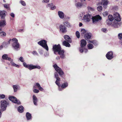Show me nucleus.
<instances>
[{
	"label": "nucleus",
	"mask_w": 122,
	"mask_h": 122,
	"mask_svg": "<svg viewBox=\"0 0 122 122\" xmlns=\"http://www.w3.org/2000/svg\"><path fill=\"white\" fill-rule=\"evenodd\" d=\"M53 50L54 53L55 54L56 52H58V54L60 55V57L62 59L65 58V55L64 50H61L60 45H55L53 46Z\"/></svg>",
	"instance_id": "1"
},
{
	"label": "nucleus",
	"mask_w": 122,
	"mask_h": 122,
	"mask_svg": "<svg viewBox=\"0 0 122 122\" xmlns=\"http://www.w3.org/2000/svg\"><path fill=\"white\" fill-rule=\"evenodd\" d=\"M114 16L115 20H114V22L113 24V25L115 27H117L118 25H119L118 21H120L121 20L120 15L118 13H115L114 14Z\"/></svg>",
	"instance_id": "2"
},
{
	"label": "nucleus",
	"mask_w": 122,
	"mask_h": 122,
	"mask_svg": "<svg viewBox=\"0 0 122 122\" xmlns=\"http://www.w3.org/2000/svg\"><path fill=\"white\" fill-rule=\"evenodd\" d=\"M107 0H102L101 3H99L97 5H99V6L97 7V9L98 11H101L102 10V7L101 5H102L104 8H107L108 4Z\"/></svg>",
	"instance_id": "3"
},
{
	"label": "nucleus",
	"mask_w": 122,
	"mask_h": 122,
	"mask_svg": "<svg viewBox=\"0 0 122 122\" xmlns=\"http://www.w3.org/2000/svg\"><path fill=\"white\" fill-rule=\"evenodd\" d=\"M11 41L13 42L12 46L14 49L17 51L20 48V45L18 42L17 39L16 38H14L11 40Z\"/></svg>",
	"instance_id": "4"
},
{
	"label": "nucleus",
	"mask_w": 122,
	"mask_h": 122,
	"mask_svg": "<svg viewBox=\"0 0 122 122\" xmlns=\"http://www.w3.org/2000/svg\"><path fill=\"white\" fill-rule=\"evenodd\" d=\"M0 103L1 105V111L2 112L5 110L8 104V102L5 100H2L1 101Z\"/></svg>",
	"instance_id": "5"
},
{
	"label": "nucleus",
	"mask_w": 122,
	"mask_h": 122,
	"mask_svg": "<svg viewBox=\"0 0 122 122\" xmlns=\"http://www.w3.org/2000/svg\"><path fill=\"white\" fill-rule=\"evenodd\" d=\"M38 44L42 46L47 51L48 50V48L47 44V41L45 40H42L38 42Z\"/></svg>",
	"instance_id": "6"
},
{
	"label": "nucleus",
	"mask_w": 122,
	"mask_h": 122,
	"mask_svg": "<svg viewBox=\"0 0 122 122\" xmlns=\"http://www.w3.org/2000/svg\"><path fill=\"white\" fill-rule=\"evenodd\" d=\"M92 20L93 23L94 24L97 23L99 20L102 19V17L99 15H97L94 16L92 17Z\"/></svg>",
	"instance_id": "7"
},
{
	"label": "nucleus",
	"mask_w": 122,
	"mask_h": 122,
	"mask_svg": "<svg viewBox=\"0 0 122 122\" xmlns=\"http://www.w3.org/2000/svg\"><path fill=\"white\" fill-rule=\"evenodd\" d=\"M92 20L93 23L94 24L97 23L99 20L102 19V17L99 15H97L94 16L92 17Z\"/></svg>",
	"instance_id": "8"
},
{
	"label": "nucleus",
	"mask_w": 122,
	"mask_h": 122,
	"mask_svg": "<svg viewBox=\"0 0 122 122\" xmlns=\"http://www.w3.org/2000/svg\"><path fill=\"white\" fill-rule=\"evenodd\" d=\"M81 47L80 48L79 51L80 52L82 53L83 51V48L86 46V41L85 40L82 39L81 41Z\"/></svg>",
	"instance_id": "9"
},
{
	"label": "nucleus",
	"mask_w": 122,
	"mask_h": 122,
	"mask_svg": "<svg viewBox=\"0 0 122 122\" xmlns=\"http://www.w3.org/2000/svg\"><path fill=\"white\" fill-rule=\"evenodd\" d=\"M53 66L55 70L59 74L60 76H61L63 74V71L56 64L54 65Z\"/></svg>",
	"instance_id": "10"
},
{
	"label": "nucleus",
	"mask_w": 122,
	"mask_h": 122,
	"mask_svg": "<svg viewBox=\"0 0 122 122\" xmlns=\"http://www.w3.org/2000/svg\"><path fill=\"white\" fill-rule=\"evenodd\" d=\"M9 99L13 103H17L18 104H20L21 103L20 101L17 100L16 98L12 96L9 97Z\"/></svg>",
	"instance_id": "11"
},
{
	"label": "nucleus",
	"mask_w": 122,
	"mask_h": 122,
	"mask_svg": "<svg viewBox=\"0 0 122 122\" xmlns=\"http://www.w3.org/2000/svg\"><path fill=\"white\" fill-rule=\"evenodd\" d=\"M91 17V15L88 14L84 16L83 19L85 22H89L90 20Z\"/></svg>",
	"instance_id": "12"
},
{
	"label": "nucleus",
	"mask_w": 122,
	"mask_h": 122,
	"mask_svg": "<svg viewBox=\"0 0 122 122\" xmlns=\"http://www.w3.org/2000/svg\"><path fill=\"white\" fill-rule=\"evenodd\" d=\"M112 52L111 51L108 52L106 55L107 58L109 60H111L113 57Z\"/></svg>",
	"instance_id": "13"
},
{
	"label": "nucleus",
	"mask_w": 122,
	"mask_h": 122,
	"mask_svg": "<svg viewBox=\"0 0 122 122\" xmlns=\"http://www.w3.org/2000/svg\"><path fill=\"white\" fill-rule=\"evenodd\" d=\"M55 77L56 78V83L57 84L58 86L60 85V83L59 82L60 80V78L58 77V75L57 72H56L55 73Z\"/></svg>",
	"instance_id": "14"
},
{
	"label": "nucleus",
	"mask_w": 122,
	"mask_h": 122,
	"mask_svg": "<svg viewBox=\"0 0 122 122\" xmlns=\"http://www.w3.org/2000/svg\"><path fill=\"white\" fill-rule=\"evenodd\" d=\"M59 29L60 31L62 33H65L67 31L66 27L63 25H60Z\"/></svg>",
	"instance_id": "15"
},
{
	"label": "nucleus",
	"mask_w": 122,
	"mask_h": 122,
	"mask_svg": "<svg viewBox=\"0 0 122 122\" xmlns=\"http://www.w3.org/2000/svg\"><path fill=\"white\" fill-rule=\"evenodd\" d=\"M8 59H9V61H10V63L11 66L18 68L20 67L19 65L16 64L13 61V59H11V58H9Z\"/></svg>",
	"instance_id": "16"
},
{
	"label": "nucleus",
	"mask_w": 122,
	"mask_h": 122,
	"mask_svg": "<svg viewBox=\"0 0 122 122\" xmlns=\"http://www.w3.org/2000/svg\"><path fill=\"white\" fill-rule=\"evenodd\" d=\"M6 22L5 19H1V20L0 21V26L3 27L6 25Z\"/></svg>",
	"instance_id": "17"
},
{
	"label": "nucleus",
	"mask_w": 122,
	"mask_h": 122,
	"mask_svg": "<svg viewBox=\"0 0 122 122\" xmlns=\"http://www.w3.org/2000/svg\"><path fill=\"white\" fill-rule=\"evenodd\" d=\"M58 15L59 17L61 19H63L64 18L65 14L63 12L60 11H58Z\"/></svg>",
	"instance_id": "18"
},
{
	"label": "nucleus",
	"mask_w": 122,
	"mask_h": 122,
	"mask_svg": "<svg viewBox=\"0 0 122 122\" xmlns=\"http://www.w3.org/2000/svg\"><path fill=\"white\" fill-rule=\"evenodd\" d=\"M6 12L4 10H0V15L1 17V19H5V17L6 16Z\"/></svg>",
	"instance_id": "19"
},
{
	"label": "nucleus",
	"mask_w": 122,
	"mask_h": 122,
	"mask_svg": "<svg viewBox=\"0 0 122 122\" xmlns=\"http://www.w3.org/2000/svg\"><path fill=\"white\" fill-rule=\"evenodd\" d=\"M46 6L47 7L50 8L52 10H54L56 8V6L53 5L52 3L47 4Z\"/></svg>",
	"instance_id": "20"
},
{
	"label": "nucleus",
	"mask_w": 122,
	"mask_h": 122,
	"mask_svg": "<svg viewBox=\"0 0 122 122\" xmlns=\"http://www.w3.org/2000/svg\"><path fill=\"white\" fill-rule=\"evenodd\" d=\"M92 36L91 34L90 33H87L84 36V37L86 40L88 39H90Z\"/></svg>",
	"instance_id": "21"
},
{
	"label": "nucleus",
	"mask_w": 122,
	"mask_h": 122,
	"mask_svg": "<svg viewBox=\"0 0 122 122\" xmlns=\"http://www.w3.org/2000/svg\"><path fill=\"white\" fill-rule=\"evenodd\" d=\"M33 98L34 104L36 106L37 105L38 99L37 97L35 95H34L33 96Z\"/></svg>",
	"instance_id": "22"
},
{
	"label": "nucleus",
	"mask_w": 122,
	"mask_h": 122,
	"mask_svg": "<svg viewBox=\"0 0 122 122\" xmlns=\"http://www.w3.org/2000/svg\"><path fill=\"white\" fill-rule=\"evenodd\" d=\"M14 92H16L17 91L18 89L20 88V86L18 85H13L12 86Z\"/></svg>",
	"instance_id": "23"
},
{
	"label": "nucleus",
	"mask_w": 122,
	"mask_h": 122,
	"mask_svg": "<svg viewBox=\"0 0 122 122\" xmlns=\"http://www.w3.org/2000/svg\"><path fill=\"white\" fill-rule=\"evenodd\" d=\"M65 39L68 42L71 43V40L69 36L67 35H65L64 36Z\"/></svg>",
	"instance_id": "24"
},
{
	"label": "nucleus",
	"mask_w": 122,
	"mask_h": 122,
	"mask_svg": "<svg viewBox=\"0 0 122 122\" xmlns=\"http://www.w3.org/2000/svg\"><path fill=\"white\" fill-rule=\"evenodd\" d=\"M23 65L24 67L31 70V64H27L25 62H24L23 63Z\"/></svg>",
	"instance_id": "25"
},
{
	"label": "nucleus",
	"mask_w": 122,
	"mask_h": 122,
	"mask_svg": "<svg viewBox=\"0 0 122 122\" xmlns=\"http://www.w3.org/2000/svg\"><path fill=\"white\" fill-rule=\"evenodd\" d=\"M24 108V107L22 106H20L18 107V111L22 113L23 112Z\"/></svg>",
	"instance_id": "26"
},
{
	"label": "nucleus",
	"mask_w": 122,
	"mask_h": 122,
	"mask_svg": "<svg viewBox=\"0 0 122 122\" xmlns=\"http://www.w3.org/2000/svg\"><path fill=\"white\" fill-rule=\"evenodd\" d=\"M87 33V31L84 29H81V35L83 36H84Z\"/></svg>",
	"instance_id": "27"
},
{
	"label": "nucleus",
	"mask_w": 122,
	"mask_h": 122,
	"mask_svg": "<svg viewBox=\"0 0 122 122\" xmlns=\"http://www.w3.org/2000/svg\"><path fill=\"white\" fill-rule=\"evenodd\" d=\"M69 42H67L66 41H64L63 43V45L64 46H65L66 47H69L70 46V44L68 43Z\"/></svg>",
	"instance_id": "28"
},
{
	"label": "nucleus",
	"mask_w": 122,
	"mask_h": 122,
	"mask_svg": "<svg viewBox=\"0 0 122 122\" xmlns=\"http://www.w3.org/2000/svg\"><path fill=\"white\" fill-rule=\"evenodd\" d=\"M11 39H10L7 42H5L3 43V45L5 47H6L10 43V41H11Z\"/></svg>",
	"instance_id": "29"
},
{
	"label": "nucleus",
	"mask_w": 122,
	"mask_h": 122,
	"mask_svg": "<svg viewBox=\"0 0 122 122\" xmlns=\"http://www.w3.org/2000/svg\"><path fill=\"white\" fill-rule=\"evenodd\" d=\"M41 68V67L39 66H34L31 64V70L36 68L40 69Z\"/></svg>",
	"instance_id": "30"
},
{
	"label": "nucleus",
	"mask_w": 122,
	"mask_h": 122,
	"mask_svg": "<svg viewBox=\"0 0 122 122\" xmlns=\"http://www.w3.org/2000/svg\"><path fill=\"white\" fill-rule=\"evenodd\" d=\"M2 58L4 60H8L9 61L8 59L9 58H10L8 57V55L7 54H4L2 56Z\"/></svg>",
	"instance_id": "31"
},
{
	"label": "nucleus",
	"mask_w": 122,
	"mask_h": 122,
	"mask_svg": "<svg viewBox=\"0 0 122 122\" xmlns=\"http://www.w3.org/2000/svg\"><path fill=\"white\" fill-rule=\"evenodd\" d=\"M108 19H109L111 20L113 22V24L114 22V21H113V20L114 19V18L113 17V16L112 15H109L108 16Z\"/></svg>",
	"instance_id": "32"
},
{
	"label": "nucleus",
	"mask_w": 122,
	"mask_h": 122,
	"mask_svg": "<svg viewBox=\"0 0 122 122\" xmlns=\"http://www.w3.org/2000/svg\"><path fill=\"white\" fill-rule=\"evenodd\" d=\"M26 117L28 120L30 119L31 117V114L29 112H27L26 114Z\"/></svg>",
	"instance_id": "33"
},
{
	"label": "nucleus",
	"mask_w": 122,
	"mask_h": 122,
	"mask_svg": "<svg viewBox=\"0 0 122 122\" xmlns=\"http://www.w3.org/2000/svg\"><path fill=\"white\" fill-rule=\"evenodd\" d=\"M68 84L66 82H65L61 86V87L62 88H65L68 86Z\"/></svg>",
	"instance_id": "34"
},
{
	"label": "nucleus",
	"mask_w": 122,
	"mask_h": 122,
	"mask_svg": "<svg viewBox=\"0 0 122 122\" xmlns=\"http://www.w3.org/2000/svg\"><path fill=\"white\" fill-rule=\"evenodd\" d=\"M75 5L77 7L79 8L81 7L82 5L81 3L77 2L76 3Z\"/></svg>",
	"instance_id": "35"
},
{
	"label": "nucleus",
	"mask_w": 122,
	"mask_h": 122,
	"mask_svg": "<svg viewBox=\"0 0 122 122\" xmlns=\"http://www.w3.org/2000/svg\"><path fill=\"white\" fill-rule=\"evenodd\" d=\"M89 43H92L93 44L95 45H97V41H88Z\"/></svg>",
	"instance_id": "36"
},
{
	"label": "nucleus",
	"mask_w": 122,
	"mask_h": 122,
	"mask_svg": "<svg viewBox=\"0 0 122 122\" xmlns=\"http://www.w3.org/2000/svg\"><path fill=\"white\" fill-rule=\"evenodd\" d=\"M106 22L107 24L108 25H110L112 24H113V22L111 20H109L108 19H107L106 21Z\"/></svg>",
	"instance_id": "37"
},
{
	"label": "nucleus",
	"mask_w": 122,
	"mask_h": 122,
	"mask_svg": "<svg viewBox=\"0 0 122 122\" xmlns=\"http://www.w3.org/2000/svg\"><path fill=\"white\" fill-rule=\"evenodd\" d=\"M87 47L88 49H92L93 47V45L90 43L88 44Z\"/></svg>",
	"instance_id": "38"
},
{
	"label": "nucleus",
	"mask_w": 122,
	"mask_h": 122,
	"mask_svg": "<svg viewBox=\"0 0 122 122\" xmlns=\"http://www.w3.org/2000/svg\"><path fill=\"white\" fill-rule=\"evenodd\" d=\"M6 34L5 32L2 31L0 33V36L2 37H5L6 36Z\"/></svg>",
	"instance_id": "39"
},
{
	"label": "nucleus",
	"mask_w": 122,
	"mask_h": 122,
	"mask_svg": "<svg viewBox=\"0 0 122 122\" xmlns=\"http://www.w3.org/2000/svg\"><path fill=\"white\" fill-rule=\"evenodd\" d=\"M19 2L22 5L24 6H25L26 5V3L25 1L23 0H20L19 1Z\"/></svg>",
	"instance_id": "40"
},
{
	"label": "nucleus",
	"mask_w": 122,
	"mask_h": 122,
	"mask_svg": "<svg viewBox=\"0 0 122 122\" xmlns=\"http://www.w3.org/2000/svg\"><path fill=\"white\" fill-rule=\"evenodd\" d=\"M64 25L68 27H69L71 26V25L68 22H66L64 23Z\"/></svg>",
	"instance_id": "41"
},
{
	"label": "nucleus",
	"mask_w": 122,
	"mask_h": 122,
	"mask_svg": "<svg viewBox=\"0 0 122 122\" xmlns=\"http://www.w3.org/2000/svg\"><path fill=\"white\" fill-rule=\"evenodd\" d=\"M87 9L89 11H93L94 10V9L93 8L90 6H88L87 7Z\"/></svg>",
	"instance_id": "42"
},
{
	"label": "nucleus",
	"mask_w": 122,
	"mask_h": 122,
	"mask_svg": "<svg viewBox=\"0 0 122 122\" xmlns=\"http://www.w3.org/2000/svg\"><path fill=\"white\" fill-rule=\"evenodd\" d=\"M76 35L78 38H79L80 37V34L79 32L78 31H77L76 32Z\"/></svg>",
	"instance_id": "43"
},
{
	"label": "nucleus",
	"mask_w": 122,
	"mask_h": 122,
	"mask_svg": "<svg viewBox=\"0 0 122 122\" xmlns=\"http://www.w3.org/2000/svg\"><path fill=\"white\" fill-rule=\"evenodd\" d=\"M118 37L119 39H121L122 38V33L119 34L118 35Z\"/></svg>",
	"instance_id": "44"
},
{
	"label": "nucleus",
	"mask_w": 122,
	"mask_h": 122,
	"mask_svg": "<svg viewBox=\"0 0 122 122\" xmlns=\"http://www.w3.org/2000/svg\"><path fill=\"white\" fill-rule=\"evenodd\" d=\"M4 7L5 8L8 9H9V5H7L6 4H4Z\"/></svg>",
	"instance_id": "45"
},
{
	"label": "nucleus",
	"mask_w": 122,
	"mask_h": 122,
	"mask_svg": "<svg viewBox=\"0 0 122 122\" xmlns=\"http://www.w3.org/2000/svg\"><path fill=\"white\" fill-rule=\"evenodd\" d=\"M19 60L21 61L22 62H24V59L22 57H20Z\"/></svg>",
	"instance_id": "46"
},
{
	"label": "nucleus",
	"mask_w": 122,
	"mask_h": 122,
	"mask_svg": "<svg viewBox=\"0 0 122 122\" xmlns=\"http://www.w3.org/2000/svg\"><path fill=\"white\" fill-rule=\"evenodd\" d=\"M35 86L37 87L38 88L41 86L38 83H36L35 85Z\"/></svg>",
	"instance_id": "47"
},
{
	"label": "nucleus",
	"mask_w": 122,
	"mask_h": 122,
	"mask_svg": "<svg viewBox=\"0 0 122 122\" xmlns=\"http://www.w3.org/2000/svg\"><path fill=\"white\" fill-rule=\"evenodd\" d=\"M101 30L103 32L105 33L106 32L107 29L105 28H103L101 29Z\"/></svg>",
	"instance_id": "48"
},
{
	"label": "nucleus",
	"mask_w": 122,
	"mask_h": 122,
	"mask_svg": "<svg viewBox=\"0 0 122 122\" xmlns=\"http://www.w3.org/2000/svg\"><path fill=\"white\" fill-rule=\"evenodd\" d=\"M5 95L4 94H0V98L3 99L5 98Z\"/></svg>",
	"instance_id": "49"
},
{
	"label": "nucleus",
	"mask_w": 122,
	"mask_h": 122,
	"mask_svg": "<svg viewBox=\"0 0 122 122\" xmlns=\"http://www.w3.org/2000/svg\"><path fill=\"white\" fill-rule=\"evenodd\" d=\"M33 91L35 93H38L39 92V91L38 90L36 89H34Z\"/></svg>",
	"instance_id": "50"
},
{
	"label": "nucleus",
	"mask_w": 122,
	"mask_h": 122,
	"mask_svg": "<svg viewBox=\"0 0 122 122\" xmlns=\"http://www.w3.org/2000/svg\"><path fill=\"white\" fill-rule=\"evenodd\" d=\"M32 54L34 55H38V53L36 51H33L32 52Z\"/></svg>",
	"instance_id": "51"
},
{
	"label": "nucleus",
	"mask_w": 122,
	"mask_h": 122,
	"mask_svg": "<svg viewBox=\"0 0 122 122\" xmlns=\"http://www.w3.org/2000/svg\"><path fill=\"white\" fill-rule=\"evenodd\" d=\"M103 14L104 16H105L108 15V13L107 12H105L103 13Z\"/></svg>",
	"instance_id": "52"
},
{
	"label": "nucleus",
	"mask_w": 122,
	"mask_h": 122,
	"mask_svg": "<svg viewBox=\"0 0 122 122\" xmlns=\"http://www.w3.org/2000/svg\"><path fill=\"white\" fill-rule=\"evenodd\" d=\"M49 0H43L42 1V2L43 3H47L49 2Z\"/></svg>",
	"instance_id": "53"
},
{
	"label": "nucleus",
	"mask_w": 122,
	"mask_h": 122,
	"mask_svg": "<svg viewBox=\"0 0 122 122\" xmlns=\"http://www.w3.org/2000/svg\"><path fill=\"white\" fill-rule=\"evenodd\" d=\"M10 15L13 18H14L15 16L14 14L13 13H10Z\"/></svg>",
	"instance_id": "54"
},
{
	"label": "nucleus",
	"mask_w": 122,
	"mask_h": 122,
	"mask_svg": "<svg viewBox=\"0 0 122 122\" xmlns=\"http://www.w3.org/2000/svg\"><path fill=\"white\" fill-rule=\"evenodd\" d=\"M38 89L40 91H42L44 90L43 89L41 86L39 87Z\"/></svg>",
	"instance_id": "55"
},
{
	"label": "nucleus",
	"mask_w": 122,
	"mask_h": 122,
	"mask_svg": "<svg viewBox=\"0 0 122 122\" xmlns=\"http://www.w3.org/2000/svg\"><path fill=\"white\" fill-rule=\"evenodd\" d=\"M83 52L84 51L85 53H86L87 51V49L85 48H83Z\"/></svg>",
	"instance_id": "56"
},
{
	"label": "nucleus",
	"mask_w": 122,
	"mask_h": 122,
	"mask_svg": "<svg viewBox=\"0 0 122 122\" xmlns=\"http://www.w3.org/2000/svg\"><path fill=\"white\" fill-rule=\"evenodd\" d=\"M58 86H59V91H61L63 89V88H61V87H60V85Z\"/></svg>",
	"instance_id": "57"
},
{
	"label": "nucleus",
	"mask_w": 122,
	"mask_h": 122,
	"mask_svg": "<svg viewBox=\"0 0 122 122\" xmlns=\"http://www.w3.org/2000/svg\"><path fill=\"white\" fill-rule=\"evenodd\" d=\"M79 26L80 27L82 26V24L81 23H80L79 24Z\"/></svg>",
	"instance_id": "58"
},
{
	"label": "nucleus",
	"mask_w": 122,
	"mask_h": 122,
	"mask_svg": "<svg viewBox=\"0 0 122 122\" xmlns=\"http://www.w3.org/2000/svg\"><path fill=\"white\" fill-rule=\"evenodd\" d=\"M18 31L19 32H21L23 31V29H19L18 30Z\"/></svg>",
	"instance_id": "59"
},
{
	"label": "nucleus",
	"mask_w": 122,
	"mask_h": 122,
	"mask_svg": "<svg viewBox=\"0 0 122 122\" xmlns=\"http://www.w3.org/2000/svg\"><path fill=\"white\" fill-rule=\"evenodd\" d=\"M3 47V46H0V50L2 49Z\"/></svg>",
	"instance_id": "60"
},
{
	"label": "nucleus",
	"mask_w": 122,
	"mask_h": 122,
	"mask_svg": "<svg viewBox=\"0 0 122 122\" xmlns=\"http://www.w3.org/2000/svg\"><path fill=\"white\" fill-rule=\"evenodd\" d=\"M60 58L59 57H57L56 58V59H58Z\"/></svg>",
	"instance_id": "61"
},
{
	"label": "nucleus",
	"mask_w": 122,
	"mask_h": 122,
	"mask_svg": "<svg viewBox=\"0 0 122 122\" xmlns=\"http://www.w3.org/2000/svg\"><path fill=\"white\" fill-rule=\"evenodd\" d=\"M3 1H4V2H6V1H5V0H3Z\"/></svg>",
	"instance_id": "62"
},
{
	"label": "nucleus",
	"mask_w": 122,
	"mask_h": 122,
	"mask_svg": "<svg viewBox=\"0 0 122 122\" xmlns=\"http://www.w3.org/2000/svg\"><path fill=\"white\" fill-rule=\"evenodd\" d=\"M122 45V44H121Z\"/></svg>",
	"instance_id": "63"
}]
</instances>
